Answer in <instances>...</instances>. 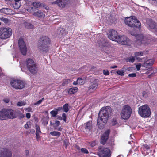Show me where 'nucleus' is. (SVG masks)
Wrapping results in <instances>:
<instances>
[{"label":"nucleus","mask_w":157,"mask_h":157,"mask_svg":"<svg viewBox=\"0 0 157 157\" xmlns=\"http://www.w3.org/2000/svg\"><path fill=\"white\" fill-rule=\"evenodd\" d=\"M103 73L105 75H108L109 74V72L107 70H103Z\"/></svg>","instance_id":"09e8293b"},{"label":"nucleus","mask_w":157,"mask_h":157,"mask_svg":"<svg viewBox=\"0 0 157 157\" xmlns=\"http://www.w3.org/2000/svg\"><path fill=\"white\" fill-rule=\"evenodd\" d=\"M12 34L11 28L2 27L0 28V38L2 39H6L10 37Z\"/></svg>","instance_id":"6e6552de"},{"label":"nucleus","mask_w":157,"mask_h":157,"mask_svg":"<svg viewBox=\"0 0 157 157\" xmlns=\"http://www.w3.org/2000/svg\"><path fill=\"white\" fill-rule=\"evenodd\" d=\"M141 66V64L140 63H139L138 64L136 65V67L138 71L140 70Z\"/></svg>","instance_id":"de8ad7c7"},{"label":"nucleus","mask_w":157,"mask_h":157,"mask_svg":"<svg viewBox=\"0 0 157 157\" xmlns=\"http://www.w3.org/2000/svg\"><path fill=\"white\" fill-rule=\"evenodd\" d=\"M117 67V66H112L111 67V68H115Z\"/></svg>","instance_id":"69168bd1"},{"label":"nucleus","mask_w":157,"mask_h":157,"mask_svg":"<svg viewBox=\"0 0 157 157\" xmlns=\"http://www.w3.org/2000/svg\"><path fill=\"white\" fill-rule=\"evenodd\" d=\"M148 92L146 91H144L143 92V96L144 97L146 98L147 97Z\"/></svg>","instance_id":"49530a36"},{"label":"nucleus","mask_w":157,"mask_h":157,"mask_svg":"<svg viewBox=\"0 0 157 157\" xmlns=\"http://www.w3.org/2000/svg\"><path fill=\"white\" fill-rule=\"evenodd\" d=\"M68 2V0H57L53 3L57 4L61 8H64L67 5Z\"/></svg>","instance_id":"dca6fc26"},{"label":"nucleus","mask_w":157,"mask_h":157,"mask_svg":"<svg viewBox=\"0 0 157 157\" xmlns=\"http://www.w3.org/2000/svg\"><path fill=\"white\" fill-rule=\"evenodd\" d=\"M63 109V108L62 107H59L57 108H55L54 109V110H56L57 111V112L58 113V111H60L61 110Z\"/></svg>","instance_id":"603ef678"},{"label":"nucleus","mask_w":157,"mask_h":157,"mask_svg":"<svg viewBox=\"0 0 157 157\" xmlns=\"http://www.w3.org/2000/svg\"><path fill=\"white\" fill-rule=\"evenodd\" d=\"M154 62L153 59H150L147 60L144 62L142 65V67L147 69V70L149 69V71H151L152 68L151 67L152 66Z\"/></svg>","instance_id":"4468645a"},{"label":"nucleus","mask_w":157,"mask_h":157,"mask_svg":"<svg viewBox=\"0 0 157 157\" xmlns=\"http://www.w3.org/2000/svg\"><path fill=\"white\" fill-rule=\"evenodd\" d=\"M110 133V130H107L101 136V143L104 144L108 139L109 135Z\"/></svg>","instance_id":"f3484780"},{"label":"nucleus","mask_w":157,"mask_h":157,"mask_svg":"<svg viewBox=\"0 0 157 157\" xmlns=\"http://www.w3.org/2000/svg\"><path fill=\"white\" fill-rule=\"evenodd\" d=\"M55 124L57 126H59L60 125V122L59 121H56L55 123Z\"/></svg>","instance_id":"8fccbe9b"},{"label":"nucleus","mask_w":157,"mask_h":157,"mask_svg":"<svg viewBox=\"0 0 157 157\" xmlns=\"http://www.w3.org/2000/svg\"><path fill=\"white\" fill-rule=\"evenodd\" d=\"M69 105L67 103H66L63 106V111L65 112H67L69 110V109L68 108Z\"/></svg>","instance_id":"cd10ccee"},{"label":"nucleus","mask_w":157,"mask_h":157,"mask_svg":"<svg viewBox=\"0 0 157 157\" xmlns=\"http://www.w3.org/2000/svg\"><path fill=\"white\" fill-rule=\"evenodd\" d=\"M136 37L137 40L138 41H141L146 39L145 37H144L142 34L138 35L136 36Z\"/></svg>","instance_id":"393cba45"},{"label":"nucleus","mask_w":157,"mask_h":157,"mask_svg":"<svg viewBox=\"0 0 157 157\" xmlns=\"http://www.w3.org/2000/svg\"><path fill=\"white\" fill-rule=\"evenodd\" d=\"M116 121L115 120L113 121L112 122V125L113 126L115 125L116 124Z\"/></svg>","instance_id":"bf43d9fd"},{"label":"nucleus","mask_w":157,"mask_h":157,"mask_svg":"<svg viewBox=\"0 0 157 157\" xmlns=\"http://www.w3.org/2000/svg\"><path fill=\"white\" fill-rule=\"evenodd\" d=\"M30 122H27L25 125V128L26 129H28L30 127Z\"/></svg>","instance_id":"a18cd8bd"},{"label":"nucleus","mask_w":157,"mask_h":157,"mask_svg":"<svg viewBox=\"0 0 157 157\" xmlns=\"http://www.w3.org/2000/svg\"><path fill=\"white\" fill-rule=\"evenodd\" d=\"M36 135L37 139L38 140L40 137L39 134H36Z\"/></svg>","instance_id":"0e129e2a"},{"label":"nucleus","mask_w":157,"mask_h":157,"mask_svg":"<svg viewBox=\"0 0 157 157\" xmlns=\"http://www.w3.org/2000/svg\"><path fill=\"white\" fill-rule=\"evenodd\" d=\"M12 157V152L6 148H3L0 150V157Z\"/></svg>","instance_id":"9b49d317"},{"label":"nucleus","mask_w":157,"mask_h":157,"mask_svg":"<svg viewBox=\"0 0 157 157\" xmlns=\"http://www.w3.org/2000/svg\"><path fill=\"white\" fill-rule=\"evenodd\" d=\"M31 4H32L33 6L34 7H35L36 8H38L40 7V3L39 2H33L31 3Z\"/></svg>","instance_id":"473e14b6"},{"label":"nucleus","mask_w":157,"mask_h":157,"mask_svg":"<svg viewBox=\"0 0 157 157\" xmlns=\"http://www.w3.org/2000/svg\"><path fill=\"white\" fill-rule=\"evenodd\" d=\"M138 113L142 117H149L151 115V109L147 105H144L139 108Z\"/></svg>","instance_id":"7ed1b4c3"},{"label":"nucleus","mask_w":157,"mask_h":157,"mask_svg":"<svg viewBox=\"0 0 157 157\" xmlns=\"http://www.w3.org/2000/svg\"><path fill=\"white\" fill-rule=\"evenodd\" d=\"M117 33V32L114 30H111L109 31L108 37L110 40L116 41L118 38Z\"/></svg>","instance_id":"2eb2a0df"},{"label":"nucleus","mask_w":157,"mask_h":157,"mask_svg":"<svg viewBox=\"0 0 157 157\" xmlns=\"http://www.w3.org/2000/svg\"><path fill=\"white\" fill-rule=\"evenodd\" d=\"M18 44L21 53L24 55L26 54L27 48L22 38H20L18 40Z\"/></svg>","instance_id":"1a4fd4ad"},{"label":"nucleus","mask_w":157,"mask_h":157,"mask_svg":"<svg viewBox=\"0 0 157 157\" xmlns=\"http://www.w3.org/2000/svg\"><path fill=\"white\" fill-rule=\"evenodd\" d=\"M11 87L17 90H21L24 88L25 83L23 81L13 79L10 81Z\"/></svg>","instance_id":"39448f33"},{"label":"nucleus","mask_w":157,"mask_h":157,"mask_svg":"<svg viewBox=\"0 0 157 157\" xmlns=\"http://www.w3.org/2000/svg\"><path fill=\"white\" fill-rule=\"evenodd\" d=\"M0 19L5 23H7L9 22V20L7 18H6L4 17H1L0 18Z\"/></svg>","instance_id":"a19ab883"},{"label":"nucleus","mask_w":157,"mask_h":157,"mask_svg":"<svg viewBox=\"0 0 157 157\" xmlns=\"http://www.w3.org/2000/svg\"><path fill=\"white\" fill-rule=\"evenodd\" d=\"M91 122L90 121H88L86 124L85 128L90 130L91 128Z\"/></svg>","instance_id":"2f4dec72"},{"label":"nucleus","mask_w":157,"mask_h":157,"mask_svg":"<svg viewBox=\"0 0 157 157\" xmlns=\"http://www.w3.org/2000/svg\"><path fill=\"white\" fill-rule=\"evenodd\" d=\"M35 132V130L33 129H32L30 130V132L32 133H34Z\"/></svg>","instance_id":"e2e57ef3"},{"label":"nucleus","mask_w":157,"mask_h":157,"mask_svg":"<svg viewBox=\"0 0 157 157\" xmlns=\"http://www.w3.org/2000/svg\"><path fill=\"white\" fill-rule=\"evenodd\" d=\"M76 148H77V149H78V150H80V148L78 146H76Z\"/></svg>","instance_id":"774afa93"},{"label":"nucleus","mask_w":157,"mask_h":157,"mask_svg":"<svg viewBox=\"0 0 157 157\" xmlns=\"http://www.w3.org/2000/svg\"><path fill=\"white\" fill-rule=\"evenodd\" d=\"M99 155H101L102 157H110L111 155L110 150L107 148H101L99 149Z\"/></svg>","instance_id":"9d476101"},{"label":"nucleus","mask_w":157,"mask_h":157,"mask_svg":"<svg viewBox=\"0 0 157 157\" xmlns=\"http://www.w3.org/2000/svg\"><path fill=\"white\" fill-rule=\"evenodd\" d=\"M98 42L100 46H105L106 45V44L107 43L105 40H102L101 42L99 41H98Z\"/></svg>","instance_id":"e433bc0d"},{"label":"nucleus","mask_w":157,"mask_h":157,"mask_svg":"<svg viewBox=\"0 0 157 157\" xmlns=\"http://www.w3.org/2000/svg\"><path fill=\"white\" fill-rule=\"evenodd\" d=\"M70 79H65L63 80V83L62 84V86H67L69 82V81H70Z\"/></svg>","instance_id":"72a5a7b5"},{"label":"nucleus","mask_w":157,"mask_h":157,"mask_svg":"<svg viewBox=\"0 0 157 157\" xmlns=\"http://www.w3.org/2000/svg\"><path fill=\"white\" fill-rule=\"evenodd\" d=\"M58 119H59V120H62V117L61 116H59L58 117Z\"/></svg>","instance_id":"338daca9"},{"label":"nucleus","mask_w":157,"mask_h":157,"mask_svg":"<svg viewBox=\"0 0 157 157\" xmlns=\"http://www.w3.org/2000/svg\"><path fill=\"white\" fill-rule=\"evenodd\" d=\"M62 119L63 120V121L65 122H66L67 116L66 114L65 113H64L62 114Z\"/></svg>","instance_id":"c03bdc74"},{"label":"nucleus","mask_w":157,"mask_h":157,"mask_svg":"<svg viewBox=\"0 0 157 157\" xmlns=\"http://www.w3.org/2000/svg\"><path fill=\"white\" fill-rule=\"evenodd\" d=\"M77 80L78 84L80 85L84 84L85 82L84 79H82L81 78H78Z\"/></svg>","instance_id":"c85d7f7f"},{"label":"nucleus","mask_w":157,"mask_h":157,"mask_svg":"<svg viewBox=\"0 0 157 157\" xmlns=\"http://www.w3.org/2000/svg\"><path fill=\"white\" fill-rule=\"evenodd\" d=\"M81 152L83 153L88 154V150L85 148H82L81 149Z\"/></svg>","instance_id":"79ce46f5"},{"label":"nucleus","mask_w":157,"mask_h":157,"mask_svg":"<svg viewBox=\"0 0 157 157\" xmlns=\"http://www.w3.org/2000/svg\"><path fill=\"white\" fill-rule=\"evenodd\" d=\"M135 61L134 57L133 56H131L126 59L127 62L133 63Z\"/></svg>","instance_id":"f704fd0d"},{"label":"nucleus","mask_w":157,"mask_h":157,"mask_svg":"<svg viewBox=\"0 0 157 157\" xmlns=\"http://www.w3.org/2000/svg\"><path fill=\"white\" fill-rule=\"evenodd\" d=\"M78 89L76 87L71 88L68 90V93L70 94H73L77 91Z\"/></svg>","instance_id":"4be33fe9"},{"label":"nucleus","mask_w":157,"mask_h":157,"mask_svg":"<svg viewBox=\"0 0 157 157\" xmlns=\"http://www.w3.org/2000/svg\"><path fill=\"white\" fill-rule=\"evenodd\" d=\"M51 135L54 136H60L61 135V133L60 132L58 131H53L51 132L50 133Z\"/></svg>","instance_id":"7c9ffc66"},{"label":"nucleus","mask_w":157,"mask_h":157,"mask_svg":"<svg viewBox=\"0 0 157 157\" xmlns=\"http://www.w3.org/2000/svg\"><path fill=\"white\" fill-rule=\"evenodd\" d=\"M124 22L125 24L130 27L137 28L140 26V22L135 17L126 18Z\"/></svg>","instance_id":"20e7f679"},{"label":"nucleus","mask_w":157,"mask_h":157,"mask_svg":"<svg viewBox=\"0 0 157 157\" xmlns=\"http://www.w3.org/2000/svg\"><path fill=\"white\" fill-rule=\"evenodd\" d=\"M59 32H60L59 34L63 35L66 34L65 29L63 28H60L58 29Z\"/></svg>","instance_id":"c756f323"},{"label":"nucleus","mask_w":157,"mask_h":157,"mask_svg":"<svg viewBox=\"0 0 157 157\" xmlns=\"http://www.w3.org/2000/svg\"><path fill=\"white\" fill-rule=\"evenodd\" d=\"M6 118L13 119L16 117L17 114L14 110L10 109H6Z\"/></svg>","instance_id":"f8f14e48"},{"label":"nucleus","mask_w":157,"mask_h":157,"mask_svg":"<svg viewBox=\"0 0 157 157\" xmlns=\"http://www.w3.org/2000/svg\"><path fill=\"white\" fill-rule=\"evenodd\" d=\"M64 144L65 145L66 147L69 145V143L67 140H65L63 141Z\"/></svg>","instance_id":"864d4df0"},{"label":"nucleus","mask_w":157,"mask_h":157,"mask_svg":"<svg viewBox=\"0 0 157 157\" xmlns=\"http://www.w3.org/2000/svg\"><path fill=\"white\" fill-rule=\"evenodd\" d=\"M24 25L26 28L29 29H33L34 27V25L32 24L31 23L28 22H25L24 23Z\"/></svg>","instance_id":"5701e85b"},{"label":"nucleus","mask_w":157,"mask_h":157,"mask_svg":"<svg viewBox=\"0 0 157 157\" xmlns=\"http://www.w3.org/2000/svg\"><path fill=\"white\" fill-rule=\"evenodd\" d=\"M129 41V39L124 36H118V38L116 41L121 44H128Z\"/></svg>","instance_id":"ddd939ff"},{"label":"nucleus","mask_w":157,"mask_h":157,"mask_svg":"<svg viewBox=\"0 0 157 157\" xmlns=\"http://www.w3.org/2000/svg\"><path fill=\"white\" fill-rule=\"evenodd\" d=\"M42 102V100H39L37 102L34 103V105H36L40 104Z\"/></svg>","instance_id":"5fc2aeb1"},{"label":"nucleus","mask_w":157,"mask_h":157,"mask_svg":"<svg viewBox=\"0 0 157 157\" xmlns=\"http://www.w3.org/2000/svg\"><path fill=\"white\" fill-rule=\"evenodd\" d=\"M25 65L30 72L33 73L36 71V64L32 59L30 58L27 59L25 61Z\"/></svg>","instance_id":"0eeeda50"},{"label":"nucleus","mask_w":157,"mask_h":157,"mask_svg":"<svg viewBox=\"0 0 157 157\" xmlns=\"http://www.w3.org/2000/svg\"><path fill=\"white\" fill-rule=\"evenodd\" d=\"M51 42L50 39L46 36L41 37L39 40L38 48L40 52L45 53L49 50V45Z\"/></svg>","instance_id":"f03ea898"},{"label":"nucleus","mask_w":157,"mask_h":157,"mask_svg":"<svg viewBox=\"0 0 157 157\" xmlns=\"http://www.w3.org/2000/svg\"><path fill=\"white\" fill-rule=\"evenodd\" d=\"M32 109L30 107H29L27 108L26 109V110H27V111L29 112H32Z\"/></svg>","instance_id":"6e6d98bb"},{"label":"nucleus","mask_w":157,"mask_h":157,"mask_svg":"<svg viewBox=\"0 0 157 157\" xmlns=\"http://www.w3.org/2000/svg\"><path fill=\"white\" fill-rule=\"evenodd\" d=\"M30 114L29 113H27L26 114V117L27 118H29L30 117Z\"/></svg>","instance_id":"13d9d810"},{"label":"nucleus","mask_w":157,"mask_h":157,"mask_svg":"<svg viewBox=\"0 0 157 157\" xmlns=\"http://www.w3.org/2000/svg\"><path fill=\"white\" fill-rule=\"evenodd\" d=\"M51 114L53 117H56L58 113L56 110L52 111L50 112Z\"/></svg>","instance_id":"ea45409f"},{"label":"nucleus","mask_w":157,"mask_h":157,"mask_svg":"<svg viewBox=\"0 0 157 157\" xmlns=\"http://www.w3.org/2000/svg\"><path fill=\"white\" fill-rule=\"evenodd\" d=\"M116 72L117 74L121 76H124V72L123 70H118Z\"/></svg>","instance_id":"4c0bfd02"},{"label":"nucleus","mask_w":157,"mask_h":157,"mask_svg":"<svg viewBox=\"0 0 157 157\" xmlns=\"http://www.w3.org/2000/svg\"><path fill=\"white\" fill-rule=\"evenodd\" d=\"M11 12V10L8 8H3L0 9V12L6 14H9Z\"/></svg>","instance_id":"412c9836"},{"label":"nucleus","mask_w":157,"mask_h":157,"mask_svg":"<svg viewBox=\"0 0 157 157\" xmlns=\"http://www.w3.org/2000/svg\"><path fill=\"white\" fill-rule=\"evenodd\" d=\"M36 134H40L41 133L40 127H39V126L38 125L36 124Z\"/></svg>","instance_id":"c9c22d12"},{"label":"nucleus","mask_w":157,"mask_h":157,"mask_svg":"<svg viewBox=\"0 0 157 157\" xmlns=\"http://www.w3.org/2000/svg\"><path fill=\"white\" fill-rule=\"evenodd\" d=\"M143 53L142 52H136L134 55L136 56H141L143 55Z\"/></svg>","instance_id":"58836bf2"},{"label":"nucleus","mask_w":157,"mask_h":157,"mask_svg":"<svg viewBox=\"0 0 157 157\" xmlns=\"http://www.w3.org/2000/svg\"><path fill=\"white\" fill-rule=\"evenodd\" d=\"M73 85H77V84H78V82H77V81L76 82H74L73 83Z\"/></svg>","instance_id":"680f3d73"},{"label":"nucleus","mask_w":157,"mask_h":157,"mask_svg":"<svg viewBox=\"0 0 157 157\" xmlns=\"http://www.w3.org/2000/svg\"><path fill=\"white\" fill-rule=\"evenodd\" d=\"M144 147L147 149H149L150 148V147L146 144L144 145Z\"/></svg>","instance_id":"052dcab7"},{"label":"nucleus","mask_w":157,"mask_h":157,"mask_svg":"<svg viewBox=\"0 0 157 157\" xmlns=\"http://www.w3.org/2000/svg\"><path fill=\"white\" fill-rule=\"evenodd\" d=\"M21 6L20 2H16L13 5V6L15 9H18Z\"/></svg>","instance_id":"bb28decb"},{"label":"nucleus","mask_w":157,"mask_h":157,"mask_svg":"<svg viewBox=\"0 0 157 157\" xmlns=\"http://www.w3.org/2000/svg\"><path fill=\"white\" fill-rule=\"evenodd\" d=\"M25 105V103L23 101H19L17 103V105L18 106H21Z\"/></svg>","instance_id":"37998d69"},{"label":"nucleus","mask_w":157,"mask_h":157,"mask_svg":"<svg viewBox=\"0 0 157 157\" xmlns=\"http://www.w3.org/2000/svg\"><path fill=\"white\" fill-rule=\"evenodd\" d=\"M111 108L109 106L102 107L98 114L97 124L98 125L100 124V121L106 123L108 119L109 113H111Z\"/></svg>","instance_id":"f257e3e1"},{"label":"nucleus","mask_w":157,"mask_h":157,"mask_svg":"<svg viewBox=\"0 0 157 157\" xmlns=\"http://www.w3.org/2000/svg\"><path fill=\"white\" fill-rule=\"evenodd\" d=\"M98 85V82L97 80H94L91 82L90 86L89 87V89L90 91L95 90L97 88Z\"/></svg>","instance_id":"a211bd4d"},{"label":"nucleus","mask_w":157,"mask_h":157,"mask_svg":"<svg viewBox=\"0 0 157 157\" xmlns=\"http://www.w3.org/2000/svg\"><path fill=\"white\" fill-rule=\"evenodd\" d=\"M10 101V100L8 98H5L3 99V101L6 103H8Z\"/></svg>","instance_id":"4d7b16f0"},{"label":"nucleus","mask_w":157,"mask_h":157,"mask_svg":"<svg viewBox=\"0 0 157 157\" xmlns=\"http://www.w3.org/2000/svg\"><path fill=\"white\" fill-rule=\"evenodd\" d=\"M147 22L149 27L151 29H153L155 27L156 23L152 21H147Z\"/></svg>","instance_id":"b1692460"},{"label":"nucleus","mask_w":157,"mask_h":157,"mask_svg":"<svg viewBox=\"0 0 157 157\" xmlns=\"http://www.w3.org/2000/svg\"><path fill=\"white\" fill-rule=\"evenodd\" d=\"M37 10V9L36 8H34L33 7H30L27 9V10L32 13L33 15V13L35 12V11Z\"/></svg>","instance_id":"a878e982"},{"label":"nucleus","mask_w":157,"mask_h":157,"mask_svg":"<svg viewBox=\"0 0 157 157\" xmlns=\"http://www.w3.org/2000/svg\"><path fill=\"white\" fill-rule=\"evenodd\" d=\"M36 17H38L40 18H44L45 15L44 12L40 10H38L35 11L33 13V15Z\"/></svg>","instance_id":"6ab92c4d"},{"label":"nucleus","mask_w":157,"mask_h":157,"mask_svg":"<svg viewBox=\"0 0 157 157\" xmlns=\"http://www.w3.org/2000/svg\"><path fill=\"white\" fill-rule=\"evenodd\" d=\"M6 109H3L0 111V120H3L6 118Z\"/></svg>","instance_id":"aec40b11"},{"label":"nucleus","mask_w":157,"mask_h":157,"mask_svg":"<svg viewBox=\"0 0 157 157\" xmlns=\"http://www.w3.org/2000/svg\"><path fill=\"white\" fill-rule=\"evenodd\" d=\"M132 112L131 107L128 105H125L123 107L121 112V116L122 119L127 120L130 117Z\"/></svg>","instance_id":"423d86ee"},{"label":"nucleus","mask_w":157,"mask_h":157,"mask_svg":"<svg viewBox=\"0 0 157 157\" xmlns=\"http://www.w3.org/2000/svg\"><path fill=\"white\" fill-rule=\"evenodd\" d=\"M136 75V74L135 73H132L128 75V76L131 77H135Z\"/></svg>","instance_id":"3c124183"}]
</instances>
